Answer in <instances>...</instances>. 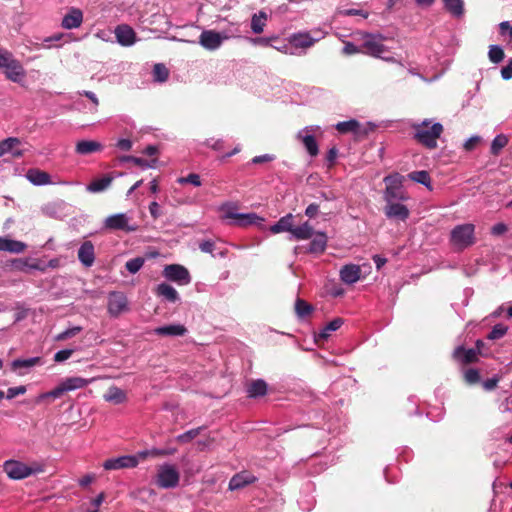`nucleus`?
I'll use <instances>...</instances> for the list:
<instances>
[{
	"mask_svg": "<svg viewBox=\"0 0 512 512\" xmlns=\"http://www.w3.org/2000/svg\"><path fill=\"white\" fill-rule=\"evenodd\" d=\"M26 177L34 185H46L51 183V177L47 172L35 168L29 169Z\"/></svg>",
	"mask_w": 512,
	"mask_h": 512,
	"instance_id": "obj_26",
	"label": "nucleus"
},
{
	"mask_svg": "<svg viewBox=\"0 0 512 512\" xmlns=\"http://www.w3.org/2000/svg\"><path fill=\"white\" fill-rule=\"evenodd\" d=\"M128 301L126 296L121 292H112L108 297V312L112 316H119L127 310Z\"/></svg>",
	"mask_w": 512,
	"mask_h": 512,
	"instance_id": "obj_12",
	"label": "nucleus"
},
{
	"mask_svg": "<svg viewBox=\"0 0 512 512\" xmlns=\"http://www.w3.org/2000/svg\"><path fill=\"white\" fill-rule=\"evenodd\" d=\"M408 177L410 180L423 184L429 189H431V178L427 171L421 170V171H413L408 174Z\"/></svg>",
	"mask_w": 512,
	"mask_h": 512,
	"instance_id": "obj_40",
	"label": "nucleus"
},
{
	"mask_svg": "<svg viewBox=\"0 0 512 512\" xmlns=\"http://www.w3.org/2000/svg\"><path fill=\"white\" fill-rule=\"evenodd\" d=\"M118 160L120 162H132L135 165L140 166V167H154V164L157 161V159H153V160H151V162H149L143 158L127 156V155L119 157Z\"/></svg>",
	"mask_w": 512,
	"mask_h": 512,
	"instance_id": "obj_44",
	"label": "nucleus"
},
{
	"mask_svg": "<svg viewBox=\"0 0 512 512\" xmlns=\"http://www.w3.org/2000/svg\"><path fill=\"white\" fill-rule=\"evenodd\" d=\"M294 309L297 317L300 319L306 318L314 311V307L301 298L296 299Z\"/></svg>",
	"mask_w": 512,
	"mask_h": 512,
	"instance_id": "obj_36",
	"label": "nucleus"
},
{
	"mask_svg": "<svg viewBox=\"0 0 512 512\" xmlns=\"http://www.w3.org/2000/svg\"><path fill=\"white\" fill-rule=\"evenodd\" d=\"M480 373L475 368H469L464 372V380L468 385H475L480 382Z\"/></svg>",
	"mask_w": 512,
	"mask_h": 512,
	"instance_id": "obj_49",
	"label": "nucleus"
},
{
	"mask_svg": "<svg viewBox=\"0 0 512 512\" xmlns=\"http://www.w3.org/2000/svg\"><path fill=\"white\" fill-rule=\"evenodd\" d=\"M26 248L27 245L24 242L0 237V251L19 254L24 252Z\"/></svg>",
	"mask_w": 512,
	"mask_h": 512,
	"instance_id": "obj_24",
	"label": "nucleus"
},
{
	"mask_svg": "<svg viewBox=\"0 0 512 512\" xmlns=\"http://www.w3.org/2000/svg\"><path fill=\"white\" fill-rule=\"evenodd\" d=\"M327 246V236L323 232H317L309 243L308 252L320 254L323 253Z\"/></svg>",
	"mask_w": 512,
	"mask_h": 512,
	"instance_id": "obj_27",
	"label": "nucleus"
},
{
	"mask_svg": "<svg viewBox=\"0 0 512 512\" xmlns=\"http://www.w3.org/2000/svg\"><path fill=\"white\" fill-rule=\"evenodd\" d=\"M82 331V327L80 326H75L73 328H70V329H67L63 332H61L60 334H58L56 336V340L57 341H64V340H67L69 338H72L74 336H76L78 333H80Z\"/></svg>",
	"mask_w": 512,
	"mask_h": 512,
	"instance_id": "obj_53",
	"label": "nucleus"
},
{
	"mask_svg": "<svg viewBox=\"0 0 512 512\" xmlns=\"http://www.w3.org/2000/svg\"><path fill=\"white\" fill-rule=\"evenodd\" d=\"M294 216L292 214H287L286 216L281 217L276 224L271 226L270 230L272 233H280V232H289L292 231Z\"/></svg>",
	"mask_w": 512,
	"mask_h": 512,
	"instance_id": "obj_31",
	"label": "nucleus"
},
{
	"mask_svg": "<svg viewBox=\"0 0 512 512\" xmlns=\"http://www.w3.org/2000/svg\"><path fill=\"white\" fill-rule=\"evenodd\" d=\"M508 144V138L504 134L497 135L491 143V153L495 156Z\"/></svg>",
	"mask_w": 512,
	"mask_h": 512,
	"instance_id": "obj_45",
	"label": "nucleus"
},
{
	"mask_svg": "<svg viewBox=\"0 0 512 512\" xmlns=\"http://www.w3.org/2000/svg\"><path fill=\"white\" fill-rule=\"evenodd\" d=\"M403 180L404 177L399 173H393L384 178V182L386 184L384 199L386 202L407 199L404 191L402 190Z\"/></svg>",
	"mask_w": 512,
	"mask_h": 512,
	"instance_id": "obj_6",
	"label": "nucleus"
},
{
	"mask_svg": "<svg viewBox=\"0 0 512 512\" xmlns=\"http://www.w3.org/2000/svg\"><path fill=\"white\" fill-rule=\"evenodd\" d=\"M41 362L40 357H33L29 359H15L11 363V368L13 371H16L21 368H31Z\"/></svg>",
	"mask_w": 512,
	"mask_h": 512,
	"instance_id": "obj_41",
	"label": "nucleus"
},
{
	"mask_svg": "<svg viewBox=\"0 0 512 512\" xmlns=\"http://www.w3.org/2000/svg\"><path fill=\"white\" fill-rule=\"evenodd\" d=\"M343 324V320L341 318H335L330 321L324 329L318 333L315 337L317 343L324 342L330 336V332L338 330Z\"/></svg>",
	"mask_w": 512,
	"mask_h": 512,
	"instance_id": "obj_30",
	"label": "nucleus"
},
{
	"mask_svg": "<svg viewBox=\"0 0 512 512\" xmlns=\"http://www.w3.org/2000/svg\"><path fill=\"white\" fill-rule=\"evenodd\" d=\"M26 392V386L21 385L18 387H11L7 390V399H12L18 395H22Z\"/></svg>",
	"mask_w": 512,
	"mask_h": 512,
	"instance_id": "obj_55",
	"label": "nucleus"
},
{
	"mask_svg": "<svg viewBox=\"0 0 512 512\" xmlns=\"http://www.w3.org/2000/svg\"><path fill=\"white\" fill-rule=\"evenodd\" d=\"M508 331V327L504 324H496L490 333L488 334V339L497 340L502 338Z\"/></svg>",
	"mask_w": 512,
	"mask_h": 512,
	"instance_id": "obj_50",
	"label": "nucleus"
},
{
	"mask_svg": "<svg viewBox=\"0 0 512 512\" xmlns=\"http://www.w3.org/2000/svg\"><path fill=\"white\" fill-rule=\"evenodd\" d=\"M225 218L234 220V224L239 227H248L251 225L261 226L264 222V218L258 216L256 213H236L233 211H227Z\"/></svg>",
	"mask_w": 512,
	"mask_h": 512,
	"instance_id": "obj_9",
	"label": "nucleus"
},
{
	"mask_svg": "<svg viewBox=\"0 0 512 512\" xmlns=\"http://www.w3.org/2000/svg\"><path fill=\"white\" fill-rule=\"evenodd\" d=\"M317 39L311 37L309 33H295L290 37V43L296 48H310L312 47Z\"/></svg>",
	"mask_w": 512,
	"mask_h": 512,
	"instance_id": "obj_25",
	"label": "nucleus"
},
{
	"mask_svg": "<svg viewBox=\"0 0 512 512\" xmlns=\"http://www.w3.org/2000/svg\"><path fill=\"white\" fill-rule=\"evenodd\" d=\"M144 262H145L144 258L136 257V258L128 260L125 264V267L130 273L135 274L142 268V266L144 265Z\"/></svg>",
	"mask_w": 512,
	"mask_h": 512,
	"instance_id": "obj_48",
	"label": "nucleus"
},
{
	"mask_svg": "<svg viewBox=\"0 0 512 512\" xmlns=\"http://www.w3.org/2000/svg\"><path fill=\"white\" fill-rule=\"evenodd\" d=\"M113 179H114V177L110 174L105 175L102 178L94 179L87 186V190L90 192H93V193L102 192L111 185Z\"/></svg>",
	"mask_w": 512,
	"mask_h": 512,
	"instance_id": "obj_29",
	"label": "nucleus"
},
{
	"mask_svg": "<svg viewBox=\"0 0 512 512\" xmlns=\"http://www.w3.org/2000/svg\"><path fill=\"white\" fill-rule=\"evenodd\" d=\"M116 146L123 151H129L132 148V142L129 139H120Z\"/></svg>",
	"mask_w": 512,
	"mask_h": 512,
	"instance_id": "obj_64",
	"label": "nucleus"
},
{
	"mask_svg": "<svg viewBox=\"0 0 512 512\" xmlns=\"http://www.w3.org/2000/svg\"><path fill=\"white\" fill-rule=\"evenodd\" d=\"M451 242L459 249H464L474 243V225L462 224L451 231Z\"/></svg>",
	"mask_w": 512,
	"mask_h": 512,
	"instance_id": "obj_7",
	"label": "nucleus"
},
{
	"mask_svg": "<svg viewBox=\"0 0 512 512\" xmlns=\"http://www.w3.org/2000/svg\"><path fill=\"white\" fill-rule=\"evenodd\" d=\"M149 212L154 219L159 218L161 215L159 204L155 201L151 202L149 205Z\"/></svg>",
	"mask_w": 512,
	"mask_h": 512,
	"instance_id": "obj_63",
	"label": "nucleus"
},
{
	"mask_svg": "<svg viewBox=\"0 0 512 512\" xmlns=\"http://www.w3.org/2000/svg\"><path fill=\"white\" fill-rule=\"evenodd\" d=\"M153 76L155 81L165 82L169 77V70L164 64H155L153 68Z\"/></svg>",
	"mask_w": 512,
	"mask_h": 512,
	"instance_id": "obj_46",
	"label": "nucleus"
},
{
	"mask_svg": "<svg viewBox=\"0 0 512 512\" xmlns=\"http://www.w3.org/2000/svg\"><path fill=\"white\" fill-rule=\"evenodd\" d=\"M319 212V204L311 203L305 210V215L309 218H314Z\"/></svg>",
	"mask_w": 512,
	"mask_h": 512,
	"instance_id": "obj_59",
	"label": "nucleus"
},
{
	"mask_svg": "<svg viewBox=\"0 0 512 512\" xmlns=\"http://www.w3.org/2000/svg\"><path fill=\"white\" fill-rule=\"evenodd\" d=\"M154 333L159 336H184L187 328L182 324H171L155 328Z\"/></svg>",
	"mask_w": 512,
	"mask_h": 512,
	"instance_id": "obj_22",
	"label": "nucleus"
},
{
	"mask_svg": "<svg viewBox=\"0 0 512 512\" xmlns=\"http://www.w3.org/2000/svg\"><path fill=\"white\" fill-rule=\"evenodd\" d=\"M384 214L389 219L405 221L409 217L410 211L405 205L392 200L387 202L384 207Z\"/></svg>",
	"mask_w": 512,
	"mask_h": 512,
	"instance_id": "obj_14",
	"label": "nucleus"
},
{
	"mask_svg": "<svg viewBox=\"0 0 512 512\" xmlns=\"http://www.w3.org/2000/svg\"><path fill=\"white\" fill-rule=\"evenodd\" d=\"M429 120H424L420 124L414 126L415 139L428 149H435L437 147V139L440 138L444 131L441 123H434L430 126Z\"/></svg>",
	"mask_w": 512,
	"mask_h": 512,
	"instance_id": "obj_1",
	"label": "nucleus"
},
{
	"mask_svg": "<svg viewBox=\"0 0 512 512\" xmlns=\"http://www.w3.org/2000/svg\"><path fill=\"white\" fill-rule=\"evenodd\" d=\"M103 149V145L100 142L94 140H82L77 142L75 151L80 155H88L95 152H100Z\"/></svg>",
	"mask_w": 512,
	"mask_h": 512,
	"instance_id": "obj_23",
	"label": "nucleus"
},
{
	"mask_svg": "<svg viewBox=\"0 0 512 512\" xmlns=\"http://www.w3.org/2000/svg\"><path fill=\"white\" fill-rule=\"evenodd\" d=\"M361 277V268L359 265H344L340 270V278L346 284H353Z\"/></svg>",
	"mask_w": 512,
	"mask_h": 512,
	"instance_id": "obj_18",
	"label": "nucleus"
},
{
	"mask_svg": "<svg viewBox=\"0 0 512 512\" xmlns=\"http://www.w3.org/2000/svg\"><path fill=\"white\" fill-rule=\"evenodd\" d=\"M274 156L273 155H270V154H264V155H260V156H255L253 159H252V163L254 164H260V163H265V162H271L274 160Z\"/></svg>",
	"mask_w": 512,
	"mask_h": 512,
	"instance_id": "obj_61",
	"label": "nucleus"
},
{
	"mask_svg": "<svg viewBox=\"0 0 512 512\" xmlns=\"http://www.w3.org/2000/svg\"><path fill=\"white\" fill-rule=\"evenodd\" d=\"M12 270L27 272L29 269L43 270L37 263H29V259H13L10 262Z\"/></svg>",
	"mask_w": 512,
	"mask_h": 512,
	"instance_id": "obj_35",
	"label": "nucleus"
},
{
	"mask_svg": "<svg viewBox=\"0 0 512 512\" xmlns=\"http://www.w3.org/2000/svg\"><path fill=\"white\" fill-rule=\"evenodd\" d=\"M267 393V383L262 379L253 380L247 386V394L250 398L264 396Z\"/></svg>",
	"mask_w": 512,
	"mask_h": 512,
	"instance_id": "obj_28",
	"label": "nucleus"
},
{
	"mask_svg": "<svg viewBox=\"0 0 512 512\" xmlns=\"http://www.w3.org/2000/svg\"><path fill=\"white\" fill-rule=\"evenodd\" d=\"M202 430H203V427H198L195 429L188 430L185 433L179 435L177 437V441L182 442V443L189 442L192 439H194L195 437H197Z\"/></svg>",
	"mask_w": 512,
	"mask_h": 512,
	"instance_id": "obj_51",
	"label": "nucleus"
},
{
	"mask_svg": "<svg viewBox=\"0 0 512 512\" xmlns=\"http://www.w3.org/2000/svg\"><path fill=\"white\" fill-rule=\"evenodd\" d=\"M78 259L85 267H91L95 261L94 245L85 241L78 250Z\"/></svg>",
	"mask_w": 512,
	"mask_h": 512,
	"instance_id": "obj_17",
	"label": "nucleus"
},
{
	"mask_svg": "<svg viewBox=\"0 0 512 512\" xmlns=\"http://www.w3.org/2000/svg\"><path fill=\"white\" fill-rule=\"evenodd\" d=\"M361 50L352 42H346L343 48V52L347 55L359 53Z\"/></svg>",
	"mask_w": 512,
	"mask_h": 512,
	"instance_id": "obj_60",
	"label": "nucleus"
},
{
	"mask_svg": "<svg viewBox=\"0 0 512 512\" xmlns=\"http://www.w3.org/2000/svg\"><path fill=\"white\" fill-rule=\"evenodd\" d=\"M199 249L204 253L212 254L215 250V242L212 240H204L199 243Z\"/></svg>",
	"mask_w": 512,
	"mask_h": 512,
	"instance_id": "obj_56",
	"label": "nucleus"
},
{
	"mask_svg": "<svg viewBox=\"0 0 512 512\" xmlns=\"http://www.w3.org/2000/svg\"><path fill=\"white\" fill-rule=\"evenodd\" d=\"M499 381H500V378L495 376L493 378L485 380L482 385L485 390L491 391L497 387V384Z\"/></svg>",
	"mask_w": 512,
	"mask_h": 512,
	"instance_id": "obj_57",
	"label": "nucleus"
},
{
	"mask_svg": "<svg viewBox=\"0 0 512 512\" xmlns=\"http://www.w3.org/2000/svg\"><path fill=\"white\" fill-rule=\"evenodd\" d=\"M480 141V138L477 137V136H474V137H471L469 138L465 143H464V149L466 151H471L473 150L476 145L478 144V142Z\"/></svg>",
	"mask_w": 512,
	"mask_h": 512,
	"instance_id": "obj_62",
	"label": "nucleus"
},
{
	"mask_svg": "<svg viewBox=\"0 0 512 512\" xmlns=\"http://www.w3.org/2000/svg\"><path fill=\"white\" fill-rule=\"evenodd\" d=\"M302 142L310 156L315 157L318 155L319 148L316 139L313 135L303 136Z\"/></svg>",
	"mask_w": 512,
	"mask_h": 512,
	"instance_id": "obj_43",
	"label": "nucleus"
},
{
	"mask_svg": "<svg viewBox=\"0 0 512 512\" xmlns=\"http://www.w3.org/2000/svg\"><path fill=\"white\" fill-rule=\"evenodd\" d=\"M104 399L108 402H113L115 404H120L126 401L127 396L126 393L117 386H111L108 388L107 392L104 394Z\"/></svg>",
	"mask_w": 512,
	"mask_h": 512,
	"instance_id": "obj_33",
	"label": "nucleus"
},
{
	"mask_svg": "<svg viewBox=\"0 0 512 512\" xmlns=\"http://www.w3.org/2000/svg\"><path fill=\"white\" fill-rule=\"evenodd\" d=\"M105 228L109 230H121L133 232L137 230L136 225H129V218L124 213L114 214L106 218Z\"/></svg>",
	"mask_w": 512,
	"mask_h": 512,
	"instance_id": "obj_10",
	"label": "nucleus"
},
{
	"mask_svg": "<svg viewBox=\"0 0 512 512\" xmlns=\"http://www.w3.org/2000/svg\"><path fill=\"white\" fill-rule=\"evenodd\" d=\"M291 234L297 240H306L310 239L314 235V230L309 222H305L301 226L295 227L293 225Z\"/></svg>",
	"mask_w": 512,
	"mask_h": 512,
	"instance_id": "obj_32",
	"label": "nucleus"
},
{
	"mask_svg": "<svg viewBox=\"0 0 512 512\" xmlns=\"http://www.w3.org/2000/svg\"><path fill=\"white\" fill-rule=\"evenodd\" d=\"M0 69L3 70L7 79L19 83L25 77L26 72L11 52L0 49Z\"/></svg>",
	"mask_w": 512,
	"mask_h": 512,
	"instance_id": "obj_2",
	"label": "nucleus"
},
{
	"mask_svg": "<svg viewBox=\"0 0 512 512\" xmlns=\"http://www.w3.org/2000/svg\"><path fill=\"white\" fill-rule=\"evenodd\" d=\"M501 76L504 80L512 78V58L509 59L508 64L501 69Z\"/></svg>",
	"mask_w": 512,
	"mask_h": 512,
	"instance_id": "obj_58",
	"label": "nucleus"
},
{
	"mask_svg": "<svg viewBox=\"0 0 512 512\" xmlns=\"http://www.w3.org/2000/svg\"><path fill=\"white\" fill-rule=\"evenodd\" d=\"M256 481V477L248 472H241L234 475L229 482L230 490H237L252 484Z\"/></svg>",
	"mask_w": 512,
	"mask_h": 512,
	"instance_id": "obj_20",
	"label": "nucleus"
},
{
	"mask_svg": "<svg viewBox=\"0 0 512 512\" xmlns=\"http://www.w3.org/2000/svg\"><path fill=\"white\" fill-rule=\"evenodd\" d=\"M156 293L172 303L179 299L178 292L167 283L159 284L156 288Z\"/></svg>",
	"mask_w": 512,
	"mask_h": 512,
	"instance_id": "obj_34",
	"label": "nucleus"
},
{
	"mask_svg": "<svg viewBox=\"0 0 512 512\" xmlns=\"http://www.w3.org/2000/svg\"><path fill=\"white\" fill-rule=\"evenodd\" d=\"M383 40H385V37L381 34H365L362 44V52L369 56L392 61V58H386L383 56V54L388 51L387 47L382 43Z\"/></svg>",
	"mask_w": 512,
	"mask_h": 512,
	"instance_id": "obj_5",
	"label": "nucleus"
},
{
	"mask_svg": "<svg viewBox=\"0 0 512 512\" xmlns=\"http://www.w3.org/2000/svg\"><path fill=\"white\" fill-rule=\"evenodd\" d=\"M226 36L214 30H205L200 34L199 43L207 50H215L219 48Z\"/></svg>",
	"mask_w": 512,
	"mask_h": 512,
	"instance_id": "obj_13",
	"label": "nucleus"
},
{
	"mask_svg": "<svg viewBox=\"0 0 512 512\" xmlns=\"http://www.w3.org/2000/svg\"><path fill=\"white\" fill-rule=\"evenodd\" d=\"M2 145H3V148H4V151L5 153H12V155L14 157H20L22 156V151L18 149L19 145H20V140L18 138H15V137H9L3 141H1Z\"/></svg>",
	"mask_w": 512,
	"mask_h": 512,
	"instance_id": "obj_37",
	"label": "nucleus"
},
{
	"mask_svg": "<svg viewBox=\"0 0 512 512\" xmlns=\"http://www.w3.org/2000/svg\"><path fill=\"white\" fill-rule=\"evenodd\" d=\"M3 470L7 476L12 480H21L33 474L43 472V466L39 463L26 465L17 460H7L3 464Z\"/></svg>",
	"mask_w": 512,
	"mask_h": 512,
	"instance_id": "obj_3",
	"label": "nucleus"
},
{
	"mask_svg": "<svg viewBox=\"0 0 512 512\" xmlns=\"http://www.w3.org/2000/svg\"><path fill=\"white\" fill-rule=\"evenodd\" d=\"M83 21V13L80 9L72 8L69 13H67L63 20L62 26L66 29H74L81 25Z\"/></svg>",
	"mask_w": 512,
	"mask_h": 512,
	"instance_id": "obj_21",
	"label": "nucleus"
},
{
	"mask_svg": "<svg viewBox=\"0 0 512 512\" xmlns=\"http://www.w3.org/2000/svg\"><path fill=\"white\" fill-rule=\"evenodd\" d=\"M504 50L498 45H491L489 47L488 57L492 63H499L504 59Z\"/></svg>",
	"mask_w": 512,
	"mask_h": 512,
	"instance_id": "obj_47",
	"label": "nucleus"
},
{
	"mask_svg": "<svg viewBox=\"0 0 512 512\" xmlns=\"http://www.w3.org/2000/svg\"><path fill=\"white\" fill-rule=\"evenodd\" d=\"M445 8L455 17H460L464 13L463 0H443Z\"/></svg>",
	"mask_w": 512,
	"mask_h": 512,
	"instance_id": "obj_38",
	"label": "nucleus"
},
{
	"mask_svg": "<svg viewBox=\"0 0 512 512\" xmlns=\"http://www.w3.org/2000/svg\"><path fill=\"white\" fill-rule=\"evenodd\" d=\"M73 352H74L73 349L60 350L54 355V361L55 362H63L65 360L69 359L72 356Z\"/></svg>",
	"mask_w": 512,
	"mask_h": 512,
	"instance_id": "obj_54",
	"label": "nucleus"
},
{
	"mask_svg": "<svg viewBox=\"0 0 512 512\" xmlns=\"http://www.w3.org/2000/svg\"><path fill=\"white\" fill-rule=\"evenodd\" d=\"M267 19L266 13L260 12L258 15L254 14L251 19V29L254 33L260 34L263 32L265 21Z\"/></svg>",
	"mask_w": 512,
	"mask_h": 512,
	"instance_id": "obj_42",
	"label": "nucleus"
},
{
	"mask_svg": "<svg viewBox=\"0 0 512 512\" xmlns=\"http://www.w3.org/2000/svg\"><path fill=\"white\" fill-rule=\"evenodd\" d=\"M177 181L180 184H191L196 187L201 186L202 184L200 176L196 173H190L186 177H180Z\"/></svg>",
	"mask_w": 512,
	"mask_h": 512,
	"instance_id": "obj_52",
	"label": "nucleus"
},
{
	"mask_svg": "<svg viewBox=\"0 0 512 512\" xmlns=\"http://www.w3.org/2000/svg\"><path fill=\"white\" fill-rule=\"evenodd\" d=\"M359 127H360V123L355 119L339 122L336 125L337 131L342 134H346L349 132L358 134Z\"/></svg>",
	"mask_w": 512,
	"mask_h": 512,
	"instance_id": "obj_39",
	"label": "nucleus"
},
{
	"mask_svg": "<svg viewBox=\"0 0 512 512\" xmlns=\"http://www.w3.org/2000/svg\"><path fill=\"white\" fill-rule=\"evenodd\" d=\"M115 36L122 46H130L136 41V33L129 25H118L115 29Z\"/></svg>",
	"mask_w": 512,
	"mask_h": 512,
	"instance_id": "obj_16",
	"label": "nucleus"
},
{
	"mask_svg": "<svg viewBox=\"0 0 512 512\" xmlns=\"http://www.w3.org/2000/svg\"><path fill=\"white\" fill-rule=\"evenodd\" d=\"M138 465L136 456H121L118 458L108 459L104 462L103 467L106 470H118L122 468H133Z\"/></svg>",
	"mask_w": 512,
	"mask_h": 512,
	"instance_id": "obj_15",
	"label": "nucleus"
},
{
	"mask_svg": "<svg viewBox=\"0 0 512 512\" xmlns=\"http://www.w3.org/2000/svg\"><path fill=\"white\" fill-rule=\"evenodd\" d=\"M180 475L172 465H162L158 469L156 484L163 489L175 488L179 483Z\"/></svg>",
	"mask_w": 512,
	"mask_h": 512,
	"instance_id": "obj_8",
	"label": "nucleus"
},
{
	"mask_svg": "<svg viewBox=\"0 0 512 512\" xmlns=\"http://www.w3.org/2000/svg\"><path fill=\"white\" fill-rule=\"evenodd\" d=\"M453 356L465 365L478 361V352L473 348L466 349L463 346H459L454 350Z\"/></svg>",
	"mask_w": 512,
	"mask_h": 512,
	"instance_id": "obj_19",
	"label": "nucleus"
},
{
	"mask_svg": "<svg viewBox=\"0 0 512 512\" xmlns=\"http://www.w3.org/2000/svg\"><path fill=\"white\" fill-rule=\"evenodd\" d=\"M164 277L167 279L177 282L181 285L188 284L190 282L189 271L182 265L170 264L164 268Z\"/></svg>",
	"mask_w": 512,
	"mask_h": 512,
	"instance_id": "obj_11",
	"label": "nucleus"
},
{
	"mask_svg": "<svg viewBox=\"0 0 512 512\" xmlns=\"http://www.w3.org/2000/svg\"><path fill=\"white\" fill-rule=\"evenodd\" d=\"M89 383V380L81 377H70L62 381L56 388L49 392L41 393L36 403H41L47 399H56L61 397L65 392L83 388Z\"/></svg>",
	"mask_w": 512,
	"mask_h": 512,
	"instance_id": "obj_4",
	"label": "nucleus"
}]
</instances>
